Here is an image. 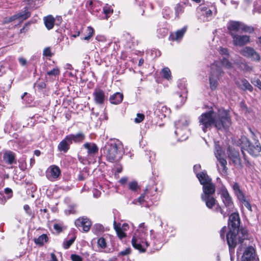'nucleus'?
Here are the masks:
<instances>
[{
	"instance_id": "7",
	"label": "nucleus",
	"mask_w": 261,
	"mask_h": 261,
	"mask_svg": "<svg viewBox=\"0 0 261 261\" xmlns=\"http://www.w3.org/2000/svg\"><path fill=\"white\" fill-rule=\"evenodd\" d=\"M132 244L135 249L141 252H145L146 248L149 246L148 242L145 241L142 237L138 236L137 233L133 236Z\"/></svg>"
},
{
	"instance_id": "52",
	"label": "nucleus",
	"mask_w": 261,
	"mask_h": 261,
	"mask_svg": "<svg viewBox=\"0 0 261 261\" xmlns=\"http://www.w3.org/2000/svg\"><path fill=\"white\" fill-rule=\"evenodd\" d=\"M145 195V193H144L141 194V196L138 198L137 200L140 204H142L144 201Z\"/></svg>"
},
{
	"instance_id": "46",
	"label": "nucleus",
	"mask_w": 261,
	"mask_h": 261,
	"mask_svg": "<svg viewBox=\"0 0 261 261\" xmlns=\"http://www.w3.org/2000/svg\"><path fill=\"white\" fill-rule=\"evenodd\" d=\"M71 258L72 261H83L82 258L76 254H72L71 255Z\"/></svg>"
},
{
	"instance_id": "3",
	"label": "nucleus",
	"mask_w": 261,
	"mask_h": 261,
	"mask_svg": "<svg viewBox=\"0 0 261 261\" xmlns=\"http://www.w3.org/2000/svg\"><path fill=\"white\" fill-rule=\"evenodd\" d=\"M253 137V140L249 141L245 137H242L240 139V144L242 149L246 150L251 155L257 156L261 151V146L255 136L254 133L250 130Z\"/></svg>"
},
{
	"instance_id": "58",
	"label": "nucleus",
	"mask_w": 261,
	"mask_h": 261,
	"mask_svg": "<svg viewBox=\"0 0 261 261\" xmlns=\"http://www.w3.org/2000/svg\"><path fill=\"white\" fill-rule=\"evenodd\" d=\"M201 166L200 165H196L194 166V170L195 171H197L198 170H199V169L200 168Z\"/></svg>"
},
{
	"instance_id": "2",
	"label": "nucleus",
	"mask_w": 261,
	"mask_h": 261,
	"mask_svg": "<svg viewBox=\"0 0 261 261\" xmlns=\"http://www.w3.org/2000/svg\"><path fill=\"white\" fill-rule=\"evenodd\" d=\"M240 219L238 213H233L229 218L228 225L231 227L226 235L227 244L230 248H234L238 243L247 239L248 231L245 228L239 229Z\"/></svg>"
},
{
	"instance_id": "10",
	"label": "nucleus",
	"mask_w": 261,
	"mask_h": 261,
	"mask_svg": "<svg viewBox=\"0 0 261 261\" xmlns=\"http://www.w3.org/2000/svg\"><path fill=\"white\" fill-rule=\"evenodd\" d=\"M215 155L217 159V161L219 162V164L222 167V171L224 173H226L227 168L226 167L227 161L225 158V152L219 145L216 146Z\"/></svg>"
},
{
	"instance_id": "27",
	"label": "nucleus",
	"mask_w": 261,
	"mask_h": 261,
	"mask_svg": "<svg viewBox=\"0 0 261 261\" xmlns=\"http://www.w3.org/2000/svg\"><path fill=\"white\" fill-rule=\"evenodd\" d=\"M69 143L66 138L63 140L58 145V149L60 151L66 152L69 148Z\"/></svg>"
},
{
	"instance_id": "30",
	"label": "nucleus",
	"mask_w": 261,
	"mask_h": 261,
	"mask_svg": "<svg viewBox=\"0 0 261 261\" xmlns=\"http://www.w3.org/2000/svg\"><path fill=\"white\" fill-rule=\"evenodd\" d=\"M233 190H234V193L238 199H242L243 198V196L244 195L240 190V187L237 183H234L233 184Z\"/></svg>"
},
{
	"instance_id": "14",
	"label": "nucleus",
	"mask_w": 261,
	"mask_h": 261,
	"mask_svg": "<svg viewBox=\"0 0 261 261\" xmlns=\"http://www.w3.org/2000/svg\"><path fill=\"white\" fill-rule=\"evenodd\" d=\"M75 224L77 227H82L83 230L85 232L89 231L91 226V223L89 220L84 218L76 220Z\"/></svg>"
},
{
	"instance_id": "49",
	"label": "nucleus",
	"mask_w": 261,
	"mask_h": 261,
	"mask_svg": "<svg viewBox=\"0 0 261 261\" xmlns=\"http://www.w3.org/2000/svg\"><path fill=\"white\" fill-rule=\"evenodd\" d=\"M251 83L254 86L258 87L261 84V81L258 79L254 78L251 80Z\"/></svg>"
},
{
	"instance_id": "44",
	"label": "nucleus",
	"mask_w": 261,
	"mask_h": 261,
	"mask_svg": "<svg viewBox=\"0 0 261 261\" xmlns=\"http://www.w3.org/2000/svg\"><path fill=\"white\" fill-rule=\"evenodd\" d=\"M175 9L176 14L177 15H178L180 13H181L184 11V8L180 4H177L175 7Z\"/></svg>"
},
{
	"instance_id": "61",
	"label": "nucleus",
	"mask_w": 261,
	"mask_h": 261,
	"mask_svg": "<svg viewBox=\"0 0 261 261\" xmlns=\"http://www.w3.org/2000/svg\"><path fill=\"white\" fill-rule=\"evenodd\" d=\"M34 154L37 156H39L40 154V151L38 150H36L34 151Z\"/></svg>"
},
{
	"instance_id": "13",
	"label": "nucleus",
	"mask_w": 261,
	"mask_h": 261,
	"mask_svg": "<svg viewBox=\"0 0 261 261\" xmlns=\"http://www.w3.org/2000/svg\"><path fill=\"white\" fill-rule=\"evenodd\" d=\"M61 174L60 168L56 166H50L47 169L46 172V176L48 179L50 180L58 178Z\"/></svg>"
},
{
	"instance_id": "62",
	"label": "nucleus",
	"mask_w": 261,
	"mask_h": 261,
	"mask_svg": "<svg viewBox=\"0 0 261 261\" xmlns=\"http://www.w3.org/2000/svg\"><path fill=\"white\" fill-rule=\"evenodd\" d=\"M144 63V60L143 59H140L139 61L138 65L139 66H141Z\"/></svg>"
},
{
	"instance_id": "17",
	"label": "nucleus",
	"mask_w": 261,
	"mask_h": 261,
	"mask_svg": "<svg viewBox=\"0 0 261 261\" xmlns=\"http://www.w3.org/2000/svg\"><path fill=\"white\" fill-rule=\"evenodd\" d=\"M95 102L97 104H102L106 98L105 92L101 89H95L93 93Z\"/></svg>"
},
{
	"instance_id": "47",
	"label": "nucleus",
	"mask_w": 261,
	"mask_h": 261,
	"mask_svg": "<svg viewBox=\"0 0 261 261\" xmlns=\"http://www.w3.org/2000/svg\"><path fill=\"white\" fill-rule=\"evenodd\" d=\"M96 232H100L103 231V227L100 224H96L93 227Z\"/></svg>"
},
{
	"instance_id": "6",
	"label": "nucleus",
	"mask_w": 261,
	"mask_h": 261,
	"mask_svg": "<svg viewBox=\"0 0 261 261\" xmlns=\"http://www.w3.org/2000/svg\"><path fill=\"white\" fill-rule=\"evenodd\" d=\"M229 34L231 35L232 33L239 32L240 30L246 33H252L254 29L251 26H248L244 23L239 21H230L227 27Z\"/></svg>"
},
{
	"instance_id": "54",
	"label": "nucleus",
	"mask_w": 261,
	"mask_h": 261,
	"mask_svg": "<svg viewBox=\"0 0 261 261\" xmlns=\"http://www.w3.org/2000/svg\"><path fill=\"white\" fill-rule=\"evenodd\" d=\"M54 228L55 229H56L58 232H61L62 231L61 226L58 224H55L54 225Z\"/></svg>"
},
{
	"instance_id": "28",
	"label": "nucleus",
	"mask_w": 261,
	"mask_h": 261,
	"mask_svg": "<svg viewBox=\"0 0 261 261\" xmlns=\"http://www.w3.org/2000/svg\"><path fill=\"white\" fill-rule=\"evenodd\" d=\"M239 86L240 88L243 89L244 90H248L249 91H252L253 90L252 86L245 79L242 80L241 81V84H240Z\"/></svg>"
},
{
	"instance_id": "33",
	"label": "nucleus",
	"mask_w": 261,
	"mask_h": 261,
	"mask_svg": "<svg viewBox=\"0 0 261 261\" xmlns=\"http://www.w3.org/2000/svg\"><path fill=\"white\" fill-rule=\"evenodd\" d=\"M215 206V211L217 212H220L223 216L224 218H226L229 213V212H227V211L226 212L224 211L218 203Z\"/></svg>"
},
{
	"instance_id": "48",
	"label": "nucleus",
	"mask_w": 261,
	"mask_h": 261,
	"mask_svg": "<svg viewBox=\"0 0 261 261\" xmlns=\"http://www.w3.org/2000/svg\"><path fill=\"white\" fill-rule=\"evenodd\" d=\"M43 55L45 56H51V50L49 47H46L44 49Z\"/></svg>"
},
{
	"instance_id": "55",
	"label": "nucleus",
	"mask_w": 261,
	"mask_h": 261,
	"mask_svg": "<svg viewBox=\"0 0 261 261\" xmlns=\"http://www.w3.org/2000/svg\"><path fill=\"white\" fill-rule=\"evenodd\" d=\"M18 60H19V63L21 64V65L24 66L26 65L27 61L24 58H19Z\"/></svg>"
},
{
	"instance_id": "1",
	"label": "nucleus",
	"mask_w": 261,
	"mask_h": 261,
	"mask_svg": "<svg viewBox=\"0 0 261 261\" xmlns=\"http://www.w3.org/2000/svg\"><path fill=\"white\" fill-rule=\"evenodd\" d=\"M199 122L204 132L212 125L221 130L228 128L231 123L228 112L223 109L219 110L217 114L213 111L202 114L199 117Z\"/></svg>"
},
{
	"instance_id": "29",
	"label": "nucleus",
	"mask_w": 261,
	"mask_h": 261,
	"mask_svg": "<svg viewBox=\"0 0 261 261\" xmlns=\"http://www.w3.org/2000/svg\"><path fill=\"white\" fill-rule=\"evenodd\" d=\"M4 160L9 164H12L14 160V155L11 152H6L4 154Z\"/></svg>"
},
{
	"instance_id": "53",
	"label": "nucleus",
	"mask_w": 261,
	"mask_h": 261,
	"mask_svg": "<svg viewBox=\"0 0 261 261\" xmlns=\"http://www.w3.org/2000/svg\"><path fill=\"white\" fill-rule=\"evenodd\" d=\"M87 32L88 35L92 36L94 33V30L91 27H88L87 29Z\"/></svg>"
},
{
	"instance_id": "18",
	"label": "nucleus",
	"mask_w": 261,
	"mask_h": 261,
	"mask_svg": "<svg viewBox=\"0 0 261 261\" xmlns=\"http://www.w3.org/2000/svg\"><path fill=\"white\" fill-rule=\"evenodd\" d=\"M254 257L255 251L252 247H249L244 252L242 256V261H252Z\"/></svg>"
},
{
	"instance_id": "64",
	"label": "nucleus",
	"mask_w": 261,
	"mask_h": 261,
	"mask_svg": "<svg viewBox=\"0 0 261 261\" xmlns=\"http://www.w3.org/2000/svg\"><path fill=\"white\" fill-rule=\"evenodd\" d=\"M122 171V168L121 167H118L117 169V173H120Z\"/></svg>"
},
{
	"instance_id": "63",
	"label": "nucleus",
	"mask_w": 261,
	"mask_h": 261,
	"mask_svg": "<svg viewBox=\"0 0 261 261\" xmlns=\"http://www.w3.org/2000/svg\"><path fill=\"white\" fill-rule=\"evenodd\" d=\"M91 37V36L88 35L87 36L85 37L84 38V39L85 40H88Z\"/></svg>"
},
{
	"instance_id": "60",
	"label": "nucleus",
	"mask_w": 261,
	"mask_h": 261,
	"mask_svg": "<svg viewBox=\"0 0 261 261\" xmlns=\"http://www.w3.org/2000/svg\"><path fill=\"white\" fill-rule=\"evenodd\" d=\"M12 191L11 189H9V188H6L5 189V193L6 194H10V193H12Z\"/></svg>"
},
{
	"instance_id": "8",
	"label": "nucleus",
	"mask_w": 261,
	"mask_h": 261,
	"mask_svg": "<svg viewBox=\"0 0 261 261\" xmlns=\"http://www.w3.org/2000/svg\"><path fill=\"white\" fill-rule=\"evenodd\" d=\"M221 198L225 207L226 208L227 212L230 213L233 211L234 207L233 202L227 190L225 188L221 190Z\"/></svg>"
},
{
	"instance_id": "50",
	"label": "nucleus",
	"mask_w": 261,
	"mask_h": 261,
	"mask_svg": "<svg viewBox=\"0 0 261 261\" xmlns=\"http://www.w3.org/2000/svg\"><path fill=\"white\" fill-rule=\"evenodd\" d=\"M226 231V227L225 226H224L221 229V230L220 231V236L222 239H224L225 233Z\"/></svg>"
},
{
	"instance_id": "26",
	"label": "nucleus",
	"mask_w": 261,
	"mask_h": 261,
	"mask_svg": "<svg viewBox=\"0 0 261 261\" xmlns=\"http://www.w3.org/2000/svg\"><path fill=\"white\" fill-rule=\"evenodd\" d=\"M114 227L119 238L122 239L126 237V234L120 226V224H117L116 221L114 222Z\"/></svg>"
},
{
	"instance_id": "31",
	"label": "nucleus",
	"mask_w": 261,
	"mask_h": 261,
	"mask_svg": "<svg viewBox=\"0 0 261 261\" xmlns=\"http://www.w3.org/2000/svg\"><path fill=\"white\" fill-rule=\"evenodd\" d=\"M162 74L164 78L169 80L171 79V73L168 67H165L162 70Z\"/></svg>"
},
{
	"instance_id": "38",
	"label": "nucleus",
	"mask_w": 261,
	"mask_h": 261,
	"mask_svg": "<svg viewBox=\"0 0 261 261\" xmlns=\"http://www.w3.org/2000/svg\"><path fill=\"white\" fill-rule=\"evenodd\" d=\"M97 245L101 248H105L107 247V243L103 238H100L97 240Z\"/></svg>"
},
{
	"instance_id": "35",
	"label": "nucleus",
	"mask_w": 261,
	"mask_h": 261,
	"mask_svg": "<svg viewBox=\"0 0 261 261\" xmlns=\"http://www.w3.org/2000/svg\"><path fill=\"white\" fill-rule=\"evenodd\" d=\"M47 237L46 234H42L39 236L37 239L35 241L36 244L42 245L44 242H46Z\"/></svg>"
},
{
	"instance_id": "23",
	"label": "nucleus",
	"mask_w": 261,
	"mask_h": 261,
	"mask_svg": "<svg viewBox=\"0 0 261 261\" xmlns=\"http://www.w3.org/2000/svg\"><path fill=\"white\" fill-rule=\"evenodd\" d=\"M187 29V28L186 27H185L182 29L176 31L174 35H171V40L178 41L181 39L184 36L185 33H186Z\"/></svg>"
},
{
	"instance_id": "42",
	"label": "nucleus",
	"mask_w": 261,
	"mask_h": 261,
	"mask_svg": "<svg viewBox=\"0 0 261 261\" xmlns=\"http://www.w3.org/2000/svg\"><path fill=\"white\" fill-rule=\"evenodd\" d=\"M144 114L138 113L137 114V117L135 119V122L137 123H140L144 120Z\"/></svg>"
},
{
	"instance_id": "56",
	"label": "nucleus",
	"mask_w": 261,
	"mask_h": 261,
	"mask_svg": "<svg viewBox=\"0 0 261 261\" xmlns=\"http://www.w3.org/2000/svg\"><path fill=\"white\" fill-rule=\"evenodd\" d=\"M127 177H122L120 179L119 182L121 184L124 185L127 182Z\"/></svg>"
},
{
	"instance_id": "45",
	"label": "nucleus",
	"mask_w": 261,
	"mask_h": 261,
	"mask_svg": "<svg viewBox=\"0 0 261 261\" xmlns=\"http://www.w3.org/2000/svg\"><path fill=\"white\" fill-rule=\"evenodd\" d=\"M131 249L130 248H127L125 250L120 252L118 253V256L120 255H126L130 253Z\"/></svg>"
},
{
	"instance_id": "51",
	"label": "nucleus",
	"mask_w": 261,
	"mask_h": 261,
	"mask_svg": "<svg viewBox=\"0 0 261 261\" xmlns=\"http://www.w3.org/2000/svg\"><path fill=\"white\" fill-rule=\"evenodd\" d=\"M219 52L222 55H228V49L226 48L220 47Z\"/></svg>"
},
{
	"instance_id": "12",
	"label": "nucleus",
	"mask_w": 261,
	"mask_h": 261,
	"mask_svg": "<svg viewBox=\"0 0 261 261\" xmlns=\"http://www.w3.org/2000/svg\"><path fill=\"white\" fill-rule=\"evenodd\" d=\"M231 36L234 46H242L250 42V37L247 35H239L235 33H232Z\"/></svg>"
},
{
	"instance_id": "25",
	"label": "nucleus",
	"mask_w": 261,
	"mask_h": 261,
	"mask_svg": "<svg viewBox=\"0 0 261 261\" xmlns=\"http://www.w3.org/2000/svg\"><path fill=\"white\" fill-rule=\"evenodd\" d=\"M84 146L88 150V154H95L98 151V148L94 143H86Z\"/></svg>"
},
{
	"instance_id": "5",
	"label": "nucleus",
	"mask_w": 261,
	"mask_h": 261,
	"mask_svg": "<svg viewBox=\"0 0 261 261\" xmlns=\"http://www.w3.org/2000/svg\"><path fill=\"white\" fill-rule=\"evenodd\" d=\"M218 62H215L211 66V71L209 77L210 87L212 90H215L218 86V81L223 73L221 66Z\"/></svg>"
},
{
	"instance_id": "37",
	"label": "nucleus",
	"mask_w": 261,
	"mask_h": 261,
	"mask_svg": "<svg viewBox=\"0 0 261 261\" xmlns=\"http://www.w3.org/2000/svg\"><path fill=\"white\" fill-rule=\"evenodd\" d=\"M181 123L184 126H187L189 121L187 120H186L185 118H181L180 120L178 121V122H175V125L178 128L180 126V124Z\"/></svg>"
},
{
	"instance_id": "4",
	"label": "nucleus",
	"mask_w": 261,
	"mask_h": 261,
	"mask_svg": "<svg viewBox=\"0 0 261 261\" xmlns=\"http://www.w3.org/2000/svg\"><path fill=\"white\" fill-rule=\"evenodd\" d=\"M121 143L115 142L108 143L105 147L106 157L108 161L114 162L118 161L121 158Z\"/></svg>"
},
{
	"instance_id": "36",
	"label": "nucleus",
	"mask_w": 261,
	"mask_h": 261,
	"mask_svg": "<svg viewBox=\"0 0 261 261\" xmlns=\"http://www.w3.org/2000/svg\"><path fill=\"white\" fill-rule=\"evenodd\" d=\"M75 239V237H74L70 239L69 240L63 243V247L65 249H68L69 247L73 243Z\"/></svg>"
},
{
	"instance_id": "39",
	"label": "nucleus",
	"mask_w": 261,
	"mask_h": 261,
	"mask_svg": "<svg viewBox=\"0 0 261 261\" xmlns=\"http://www.w3.org/2000/svg\"><path fill=\"white\" fill-rule=\"evenodd\" d=\"M104 13L106 15V18L107 19L108 16V14L112 13L113 12V10L111 8L110 6L107 5L106 6L103 7V9Z\"/></svg>"
},
{
	"instance_id": "15",
	"label": "nucleus",
	"mask_w": 261,
	"mask_h": 261,
	"mask_svg": "<svg viewBox=\"0 0 261 261\" xmlns=\"http://www.w3.org/2000/svg\"><path fill=\"white\" fill-rule=\"evenodd\" d=\"M85 138V135L83 133H80L76 135L70 134L66 136V140L68 142L72 144V142L80 143L82 142Z\"/></svg>"
},
{
	"instance_id": "19",
	"label": "nucleus",
	"mask_w": 261,
	"mask_h": 261,
	"mask_svg": "<svg viewBox=\"0 0 261 261\" xmlns=\"http://www.w3.org/2000/svg\"><path fill=\"white\" fill-rule=\"evenodd\" d=\"M203 193L201 195H206L207 196H211L214 194L215 192V186L211 182L209 184L203 185Z\"/></svg>"
},
{
	"instance_id": "40",
	"label": "nucleus",
	"mask_w": 261,
	"mask_h": 261,
	"mask_svg": "<svg viewBox=\"0 0 261 261\" xmlns=\"http://www.w3.org/2000/svg\"><path fill=\"white\" fill-rule=\"evenodd\" d=\"M201 11H205L204 15H205V16L206 17H209L212 16V11L210 9L207 8L205 7H201Z\"/></svg>"
},
{
	"instance_id": "43",
	"label": "nucleus",
	"mask_w": 261,
	"mask_h": 261,
	"mask_svg": "<svg viewBox=\"0 0 261 261\" xmlns=\"http://www.w3.org/2000/svg\"><path fill=\"white\" fill-rule=\"evenodd\" d=\"M59 73H60L59 69L58 68H54L51 71H48L47 74L48 75L56 76L57 75H58L59 74Z\"/></svg>"
},
{
	"instance_id": "21",
	"label": "nucleus",
	"mask_w": 261,
	"mask_h": 261,
	"mask_svg": "<svg viewBox=\"0 0 261 261\" xmlns=\"http://www.w3.org/2000/svg\"><path fill=\"white\" fill-rule=\"evenodd\" d=\"M123 95L122 93L116 92L110 97V101L111 103L118 105L121 103L123 100Z\"/></svg>"
},
{
	"instance_id": "11",
	"label": "nucleus",
	"mask_w": 261,
	"mask_h": 261,
	"mask_svg": "<svg viewBox=\"0 0 261 261\" xmlns=\"http://www.w3.org/2000/svg\"><path fill=\"white\" fill-rule=\"evenodd\" d=\"M240 53L243 56L251 58L252 60L259 61V55L252 47L246 46L240 50Z\"/></svg>"
},
{
	"instance_id": "9",
	"label": "nucleus",
	"mask_w": 261,
	"mask_h": 261,
	"mask_svg": "<svg viewBox=\"0 0 261 261\" xmlns=\"http://www.w3.org/2000/svg\"><path fill=\"white\" fill-rule=\"evenodd\" d=\"M227 151L228 158L233 164L237 168H242L243 166L238 150L229 147Z\"/></svg>"
},
{
	"instance_id": "59",
	"label": "nucleus",
	"mask_w": 261,
	"mask_h": 261,
	"mask_svg": "<svg viewBox=\"0 0 261 261\" xmlns=\"http://www.w3.org/2000/svg\"><path fill=\"white\" fill-rule=\"evenodd\" d=\"M121 228L125 231L128 228V225L127 224H123Z\"/></svg>"
},
{
	"instance_id": "16",
	"label": "nucleus",
	"mask_w": 261,
	"mask_h": 261,
	"mask_svg": "<svg viewBox=\"0 0 261 261\" xmlns=\"http://www.w3.org/2000/svg\"><path fill=\"white\" fill-rule=\"evenodd\" d=\"M201 198L202 200L205 202L206 206L208 208H212L217 203V201L216 198L212 195L207 196L206 195H201Z\"/></svg>"
},
{
	"instance_id": "57",
	"label": "nucleus",
	"mask_w": 261,
	"mask_h": 261,
	"mask_svg": "<svg viewBox=\"0 0 261 261\" xmlns=\"http://www.w3.org/2000/svg\"><path fill=\"white\" fill-rule=\"evenodd\" d=\"M51 261H58L57 257L54 253L51 254Z\"/></svg>"
},
{
	"instance_id": "22",
	"label": "nucleus",
	"mask_w": 261,
	"mask_h": 261,
	"mask_svg": "<svg viewBox=\"0 0 261 261\" xmlns=\"http://www.w3.org/2000/svg\"><path fill=\"white\" fill-rule=\"evenodd\" d=\"M43 20L44 24L48 30H50L53 28L55 19L52 15H49L44 17Z\"/></svg>"
},
{
	"instance_id": "24",
	"label": "nucleus",
	"mask_w": 261,
	"mask_h": 261,
	"mask_svg": "<svg viewBox=\"0 0 261 261\" xmlns=\"http://www.w3.org/2000/svg\"><path fill=\"white\" fill-rule=\"evenodd\" d=\"M30 16V14L28 12L24 11L22 13H19L15 14L9 18V21H14L17 19H21L22 20H25Z\"/></svg>"
},
{
	"instance_id": "34",
	"label": "nucleus",
	"mask_w": 261,
	"mask_h": 261,
	"mask_svg": "<svg viewBox=\"0 0 261 261\" xmlns=\"http://www.w3.org/2000/svg\"><path fill=\"white\" fill-rule=\"evenodd\" d=\"M239 200L244 205V206L250 212H252V208L250 203L249 201L247 200L245 196H243V198L242 199H239Z\"/></svg>"
},
{
	"instance_id": "20",
	"label": "nucleus",
	"mask_w": 261,
	"mask_h": 261,
	"mask_svg": "<svg viewBox=\"0 0 261 261\" xmlns=\"http://www.w3.org/2000/svg\"><path fill=\"white\" fill-rule=\"evenodd\" d=\"M196 175L200 184L202 185H204L212 182L211 178H210L205 173L201 172L197 173Z\"/></svg>"
},
{
	"instance_id": "32",
	"label": "nucleus",
	"mask_w": 261,
	"mask_h": 261,
	"mask_svg": "<svg viewBox=\"0 0 261 261\" xmlns=\"http://www.w3.org/2000/svg\"><path fill=\"white\" fill-rule=\"evenodd\" d=\"M219 63V65L220 66V64L223 66L224 67L227 69H231L232 68V64L230 61H229L227 59L225 58H223L221 63L218 61Z\"/></svg>"
},
{
	"instance_id": "41",
	"label": "nucleus",
	"mask_w": 261,
	"mask_h": 261,
	"mask_svg": "<svg viewBox=\"0 0 261 261\" xmlns=\"http://www.w3.org/2000/svg\"><path fill=\"white\" fill-rule=\"evenodd\" d=\"M128 188L132 191H136L138 188V184L136 181H132L128 184Z\"/></svg>"
}]
</instances>
